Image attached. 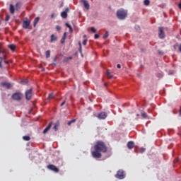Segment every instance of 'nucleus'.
I'll use <instances>...</instances> for the list:
<instances>
[{"label": "nucleus", "instance_id": "f257e3e1", "mask_svg": "<svg viewBox=\"0 0 181 181\" xmlns=\"http://www.w3.org/2000/svg\"><path fill=\"white\" fill-rule=\"evenodd\" d=\"M94 151H92V156L93 158H95L96 159H100L101 156H103L102 153H105L107 151H108V148H107V146L105 145V143H104L102 141H98L96 144L93 146Z\"/></svg>", "mask_w": 181, "mask_h": 181}, {"label": "nucleus", "instance_id": "f03ea898", "mask_svg": "<svg viewBox=\"0 0 181 181\" xmlns=\"http://www.w3.org/2000/svg\"><path fill=\"white\" fill-rule=\"evenodd\" d=\"M127 15H128V13L127 12V11L124 9H120L117 11V16L118 19H120L121 21L125 19Z\"/></svg>", "mask_w": 181, "mask_h": 181}, {"label": "nucleus", "instance_id": "7ed1b4c3", "mask_svg": "<svg viewBox=\"0 0 181 181\" xmlns=\"http://www.w3.org/2000/svg\"><path fill=\"white\" fill-rule=\"evenodd\" d=\"M25 100H27V101H30V100H32V97H33V88H30L25 90Z\"/></svg>", "mask_w": 181, "mask_h": 181}, {"label": "nucleus", "instance_id": "20e7f679", "mask_svg": "<svg viewBox=\"0 0 181 181\" xmlns=\"http://www.w3.org/2000/svg\"><path fill=\"white\" fill-rule=\"evenodd\" d=\"M11 98L15 101H21L22 100V93L21 92L15 93L12 95Z\"/></svg>", "mask_w": 181, "mask_h": 181}, {"label": "nucleus", "instance_id": "39448f33", "mask_svg": "<svg viewBox=\"0 0 181 181\" xmlns=\"http://www.w3.org/2000/svg\"><path fill=\"white\" fill-rule=\"evenodd\" d=\"M115 177H117V179H125V173H124V170H119L117 173V174L115 175Z\"/></svg>", "mask_w": 181, "mask_h": 181}, {"label": "nucleus", "instance_id": "423d86ee", "mask_svg": "<svg viewBox=\"0 0 181 181\" xmlns=\"http://www.w3.org/2000/svg\"><path fill=\"white\" fill-rule=\"evenodd\" d=\"M47 168L48 169H49V170H52L53 172H55V173H59V168H57V167H56V165L53 164L48 165Z\"/></svg>", "mask_w": 181, "mask_h": 181}, {"label": "nucleus", "instance_id": "0eeeda50", "mask_svg": "<svg viewBox=\"0 0 181 181\" xmlns=\"http://www.w3.org/2000/svg\"><path fill=\"white\" fill-rule=\"evenodd\" d=\"M23 29H30V21L27 20L23 22Z\"/></svg>", "mask_w": 181, "mask_h": 181}, {"label": "nucleus", "instance_id": "6e6552de", "mask_svg": "<svg viewBox=\"0 0 181 181\" xmlns=\"http://www.w3.org/2000/svg\"><path fill=\"white\" fill-rule=\"evenodd\" d=\"M158 32V37H160V39L165 38V32L163 31V27H159Z\"/></svg>", "mask_w": 181, "mask_h": 181}, {"label": "nucleus", "instance_id": "1a4fd4ad", "mask_svg": "<svg viewBox=\"0 0 181 181\" xmlns=\"http://www.w3.org/2000/svg\"><path fill=\"white\" fill-rule=\"evenodd\" d=\"M98 118L99 119H105L107 118V113L105 112H101L98 114Z\"/></svg>", "mask_w": 181, "mask_h": 181}, {"label": "nucleus", "instance_id": "9d476101", "mask_svg": "<svg viewBox=\"0 0 181 181\" xmlns=\"http://www.w3.org/2000/svg\"><path fill=\"white\" fill-rule=\"evenodd\" d=\"M81 2L83 4L84 8L88 11L90 9V4L87 1V0H81Z\"/></svg>", "mask_w": 181, "mask_h": 181}, {"label": "nucleus", "instance_id": "9b49d317", "mask_svg": "<svg viewBox=\"0 0 181 181\" xmlns=\"http://www.w3.org/2000/svg\"><path fill=\"white\" fill-rule=\"evenodd\" d=\"M1 86H2V87H5V88H7V90H9V88H11V87H12V84H11L10 83H8V82H2Z\"/></svg>", "mask_w": 181, "mask_h": 181}, {"label": "nucleus", "instance_id": "f8f14e48", "mask_svg": "<svg viewBox=\"0 0 181 181\" xmlns=\"http://www.w3.org/2000/svg\"><path fill=\"white\" fill-rule=\"evenodd\" d=\"M127 148L128 149H132L133 148H135V143L132 141H130L127 143Z\"/></svg>", "mask_w": 181, "mask_h": 181}, {"label": "nucleus", "instance_id": "ddd939ff", "mask_svg": "<svg viewBox=\"0 0 181 181\" xmlns=\"http://www.w3.org/2000/svg\"><path fill=\"white\" fill-rule=\"evenodd\" d=\"M69 12V8H66L64 11L61 13V16L64 19H66L67 18V13Z\"/></svg>", "mask_w": 181, "mask_h": 181}, {"label": "nucleus", "instance_id": "4468645a", "mask_svg": "<svg viewBox=\"0 0 181 181\" xmlns=\"http://www.w3.org/2000/svg\"><path fill=\"white\" fill-rule=\"evenodd\" d=\"M6 60V54H4V57H0V69H4L2 66V62H5Z\"/></svg>", "mask_w": 181, "mask_h": 181}, {"label": "nucleus", "instance_id": "2eb2a0df", "mask_svg": "<svg viewBox=\"0 0 181 181\" xmlns=\"http://www.w3.org/2000/svg\"><path fill=\"white\" fill-rule=\"evenodd\" d=\"M52 123L51 122L43 131V134H47L49 131H50V128H52Z\"/></svg>", "mask_w": 181, "mask_h": 181}, {"label": "nucleus", "instance_id": "dca6fc26", "mask_svg": "<svg viewBox=\"0 0 181 181\" xmlns=\"http://www.w3.org/2000/svg\"><path fill=\"white\" fill-rule=\"evenodd\" d=\"M9 11H10V13L13 15V13H15V6H13V5L12 4H10Z\"/></svg>", "mask_w": 181, "mask_h": 181}, {"label": "nucleus", "instance_id": "f3484780", "mask_svg": "<svg viewBox=\"0 0 181 181\" xmlns=\"http://www.w3.org/2000/svg\"><path fill=\"white\" fill-rule=\"evenodd\" d=\"M66 37H67V33H64L62 38L61 39V43H64V42H66Z\"/></svg>", "mask_w": 181, "mask_h": 181}, {"label": "nucleus", "instance_id": "a211bd4d", "mask_svg": "<svg viewBox=\"0 0 181 181\" xmlns=\"http://www.w3.org/2000/svg\"><path fill=\"white\" fill-rule=\"evenodd\" d=\"M60 125V123L59 122H57L54 124V127H53V129H54V131H57Z\"/></svg>", "mask_w": 181, "mask_h": 181}, {"label": "nucleus", "instance_id": "6ab92c4d", "mask_svg": "<svg viewBox=\"0 0 181 181\" xmlns=\"http://www.w3.org/2000/svg\"><path fill=\"white\" fill-rule=\"evenodd\" d=\"M40 18L37 17L35 18L34 21H33V26L34 28L36 27V25H37L39 21H40Z\"/></svg>", "mask_w": 181, "mask_h": 181}, {"label": "nucleus", "instance_id": "aec40b11", "mask_svg": "<svg viewBox=\"0 0 181 181\" xmlns=\"http://www.w3.org/2000/svg\"><path fill=\"white\" fill-rule=\"evenodd\" d=\"M76 119H71L69 122H68V123H67L68 127H70V125H71V124H74V122H76Z\"/></svg>", "mask_w": 181, "mask_h": 181}, {"label": "nucleus", "instance_id": "412c9836", "mask_svg": "<svg viewBox=\"0 0 181 181\" xmlns=\"http://www.w3.org/2000/svg\"><path fill=\"white\" fill-rule=\"evenodd\" d=\"M54 40H57V37L52 34L51 35V42H54Z\"/></svg>", "mask_w": 181, "mask_h": 181}, {"label": "nucleus", "instance_id": "4be33fe9", "mask_svg": "<svg viewBox=\"0 0 181 181\" xmlns=\"http://www.w3.org/2000/svg\"><path fill=\"white\" fill-rule=\"evenodd\" d=\"M23 139L24 141H30V136H23Z\"/></svg>", "mask_w": 181, "mask_h": 181}, {"label": "nucleus", "instance_id": "5701e85b", "mask_svg": "<svg viewBox=\"0 0 181 181\" xmlns=\"http://www.w3.org/2000/svg\"><path fill=\"white\" fill-rule=\"evenodd\" d=\"M149 4H151V1H150L149 0H144V4L146 6H149Z\"/></svg>", "mask_w": 181, "mask_h": 181}, {"label": "nucleus", "instance_id": "b1692460", "mask_svg": "<svg viewBox=\"0 0 181 181\" xmlns=\"http://www.w3.org/2000/svg\"><path fill=\"white\" fill-rule=\"evenodd\" d=\"M45 56H46L47 59H49V57H50V50L46 51Z\"/></svg>", "mask_w": 181, "mask_h": 181}, {"label": "nucleus", "instance_id": "393cba45", "mask_svg": "<svg viewBox=\"0 0 181 181\" xmlns=\"http://www.w3.org/2000/svg\"><path fill=\"white\" fill-rule=\"evenodd\" d=\"M8 47H9V49H11V50H12L13 52V50H15V48H16V47H15L14 45H8Z\"/></svg>", "mask_w": 181, "mask_h": 181}, {"label": "nucleus", "instance_id": "a878e982", "mask_svg": "<svg viewBox=\"0 0 181 181\" xmlns=\"http://www.w3.org/2000/svg\"><path fill=\"white\" fill-rule=\"evenodd\" d=\"M90 31H91L93 33H97V30H96L94 27H91V28H90Z\"/></svg>", "mask_w": 181, "mask_h": 181}, {"label": "nucleus", "instance_id": "bb28decb", "mask_svg": "<svg viewBox=\"0 0 181 181\" xmlns=\"http://www.w3.org/2000/svg\"><path fill=\"white\" fill-rule=\"evenodd\" d=\"M108 36H109L108 31H106L105 35H103V39H107Z\"/></svg>", "mask_w": 181, "mask_h": 181}, {"label": "nucleus", "instance_id": "cd10ccee", "mask_svg": "<svg viewBox=\"0 0 181 181\" xmlns=\"http://www.w3.org/2000/svg\"><path fill=\"white\" fill-rule=\"evenodd\" d=\"M52 98H54V96L53 95V94H49L48 95L47 100H52Z\"/></svg>", "mask_w": 181, "mask_h": 181}, {"label": "nucleus", "instance_id": "c85d7f7f", "mask_svg": "<svg viewBox=\"0 0 181 181\" xmlns=\"http://www.w3.org/2000/svg\"><path fill=\"white\" fill-rule=\"evenodd\" d=\"M141 117L143 118H148V115H146V112H142L141 113Z\"/></svg>", "mask_w": 181, "mask_h": 181}, {"label": "nucleus", "instance_id": "c756f323", "mask_svg": "<svg viewBox=\"0 0 181 181\" xmlns=\"http://www.w3.org/2000/svg\"><path fill=\"white\" fill-rule=\"evenodd\" d=\"M78 45H79V52H80V53H81V52H82L81 42L79 41Z\"/></svg>", "mask_w": 181, "mask_h": 181}, {"label": "nucleus", "instance_id": "7c9ffc66", "mask_svg": "<svg viewBox=\"0 0 181 181\" xmlns=\"http://www.w3.org/2000/svg\"><path fill=\"white\" fill-rule=\"evenodd\" d=\"M1 48H2V42H0V54L1 53H3V54L5 53V51H1Z\"/></svg>", "mask_w": 181, "mask_h": 181}, {"label": "nucleus", "instance_id": "2f4dec72", "mask_svg": "<svg viewBox=\"0 0 181 181\" xmlns=\"http://www.w3.org/2000/svg\"><path fill=\"white\" fill-rule=\"evenodd\" d=\"M174 49H177V47H179V43L176 42L174 45H173Z\"/></svg>", "mask_w": 181, "mask_h": 181}, {"label": "nucleus", "instance_id": "473e14b6", "mask_svg": "<svg viewBox=\"0 0 181 181\" xmlns=\"http://www.w3.org/2000/svg\"><path fill=\"white\" fill-rule=\"evenodd\" d=\"M56 29L59 32V30H62V27H60V25H57Z\"/></svg>", "mask_w": 181, "mask_h": 181}, {"label": "nucleus", "instance_id": "72a5a7b5", "mask_svg": "<svg viewBox=\"0 0 181 181\" xmlns=\"http://www.w3.org/2000/svg\"><path fill=\"white\" fill-rule=\"evenodd\" d=\"M5 64H9V63H12L11 60H6L4 61Z\"/></svg>", "mask_w": 181, "mask_h": 181}, {"label": "nucleus", "instance_id": "f704fd0d", "mask_svg": "<svg viewBox=\"0 0 181 181\" xmlns=\"http://www.w3.org/2000/svg\"><path fill=\"white\" fill-rule=\"evenodd\" d=\"M65 25H66V28H69V29H71V25H70V24H69V23H66Z\"/></svg>", "mask_w": 181, "mask_h": 181}, {"label": "nucleus", "instance_id": "c9c22d12", "mask_svg": "<svg viewBox=\"0 0 181 181\" xmlns=\"http://www.w3.org/2000/svg\"><path fill=\"white\" fill-rule=\"evenodd\" d=\"M9 18H10L9 16H6L5 18V21L8 22V21H9Z\"/></svg>", "mask_w": 181, "mask_h": 181}, {"label": "nucleus", "instance_id": "e433bc0d", "mask_svg": "<svg viewBox=\"0 0 181 181\" xmlns=\"http://www.w3.org/2000/svg\"><path fill=\"white\" fill-rule=\"evenodd\" d=\"M94 37L95 39H98L100 37V35H98V34H95Z\"/></svg>", "mask_w": 181, "mask_h": 181}, {"label": "nucleus", "instance_id": "4c0bfd02", "mask_svg": "<svg viewBox=\"0 0 181 181\" xmlns=\"http://www.w3.org/2000/svg\"><path fill=\"white\" fill-rule=\"evenodd\" d=\"M83 46H86V45H87V40H84L83 41Z\"/></svg>", "mask_w": 181, "mask_h": 181}, {"label": "nucleus", "instance_id": "58836bf2", "mask_svg": "<svg viewBox=\"0 0 181 181\" xmlns=\"http://www.w3.org/2000/svg\"><path fill=\"white\" fill-rule=\"evenodd\" d=\"M64 104H66V100H64V101L61 103V107H63V105H64Z\"/></svg>", "mask_w": 181, "mask_h": 181}, {"label": "nucleus", "instance_id": "ea45409f", "mask_svg": "<svg viewBox=\"0 0 181 181\" xmlns=\"http://www.w3.org/2000/svg\"><path fill=\"white\" fill-rule=\"evenodd\" d=\"M178 50H179L180 53H181V44L178 47Z\"/></svg>", "mask_w": 181, "mask_h": 181}, {"label": "nucleus", "instance_id": "a19ab883", "mask_svg": "<svg viewBox=\"0 0 181 181\" xmlns=\"http://www.w3.org/2000/svg\"><path fill=\"white\" fill-rule=\"evenodd\" d=\"M117 69H121V64H118L117 65Z\"/></svg>", "mask_w": 181, "mask_h": 181}, {"label": "nucleus", "instance_id": "79ce46f5", "mask_svg": "<svg viewBox=\"0 0 181 181\" xmlns=\"http://www.w3.org/2000/svg\"><path fill=\"white\" fill-rule=\"evenodd\" d=\"M54 16H55V14H54V13L51 14V18H54Z\"/></svg>", "mask_w": 181, "mask_h": 181}, {"label": "nucleus", "instance_id": "37998d69", "mask_svg": "<svg viewBox=\"0 0 181 181\" xmlns=\"http://www.w3.org/2000/svg\"><path fill=\"white\" fill-rule=\"evenodd\" d=\"M66 60L69 61V60H71V57H69L66 58Z\"/></svg>", "mask_w": 181, "mask_h": 181}, {"label": "nucleus", "instance_id": "c03bdc74", "mask_svg": "<svg viewBox=\"0 0 181 181\" xmlns=\"http://www.w3.org/2000/svg\"><path fill=\"white\" fill-rule=\"evenodd\" d=\"M141 152H145V149L144 148H141Z\"/></svg>", "mask_w": 181, "mask_h": 181}, {"label": "nucleus", "instance_id": "a18cd8bd", "mask_svg": "<svg viewBox=\"0 0 181 181\" xmlns=\"http://www.w3.org/2000/svg\"><path fill=\"white\" fill-rule=\"evenodd\" d=\"M178 7L180 8V9H181V3L178 4Z\"/></svg>", "mask_w": 181, "mask_h": 181}, {"label": "nucleus", "instance_id": "49530a36", "mask_svg": "<svg viewBox=\"0 0 181 181\" xmlns=\"http://www.w3.org/2000/svg\"><path fill=\"white\" fill-rule=\"evenodd\" d=\"M70 32H73V28L71 27V28H69Z\"/></svg>", "mask_w": 181, "mask_h": 181}, {"label": "nucleus", "instance_id": "de8ad7c7", "mask_svg": "<svg viewBox=\"0 0 181 181\" xmlns=\"http://www.w3.org/2000/svg\"><path fill=\"white\" fill-rule=\"evenodd\" d=\"M180 117H181V107L180 108Z\"/></svg>", "mask_w": 181, "mask_h": 181}, {"label": "nucleus", "instance_id": "09e8293b", "mask_svg": "<svg viewBox=\"0 0 181 181\" xmlns=\"http://www.w3.org/2000/svg\"><path fill=\"white\" fill-rule=\"evenodd\" d=\"M107 75H110V72L108 71H107Z\"/></svg>", "mask_w": 181, "mask_h": 181}, {"label": "nucleus", "instance_id": "8fccbe9b", "mask_svg": "<svg viewBox=\"0 0 181 181\" xmlns=\"http://www.w3.org/2000/svg\"><path fill=\"white\" fill-rule=\"evenodd\" d=\"M136 29H139V26H136Z\"/></svg>", "mask_w": 181, "mask_h": 181}, {"label": "nucleus", "instance_id": "3c124183", "mask_svg": "<svg viewBox=\"0 0 181 181\" xmlns=\"http://www.w3.org/2000/svg\"><path fill=\"white\" fill-rule=\"evenodd\" d=\"M23 83H28V81H23Z\"/></svg>", "mask_w": 181, "mask_h": 181}, {"label": "nucleus", "instance_id": "603ef678", "mask_svg": "<svg viewBox=\"0 0 181 181\" xmlns=\"http://www.w3.org/2000/svg\"><path fill=\"white\" fill-rule=\"evenodd\" d=\"M112 78V76H110V78Z\"/></svg>", "mask_w": 181, "mask_h": 181}, {"label": "nucleus", "instance_id": "864d4df0", "mask_svg": "<svg viewBox=\"0 0 181 181\" xmlns=\"http://www.w3.org/2000/svg\"><path fill=\"white\" fill-rule=\"evenodd\" d=\"M16 6H18V4H16Z\"/></svg>", "mask_w": 181, "mask_h": 181}, {"label": "nucleus", "instance_id": "5fc2aeb1", "mask_svg": "<svg viewBox=\"0 0 181 181\" xmlns=\"http://www.w3.org/2000/svg\"><path fill=\"white\" fill-rule=\"evenodd\" d=\"M176 162H177V160H176Z\"/></svg>", "mask_w": 181, "mask_h": 181}]
</instances>
